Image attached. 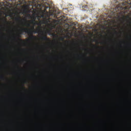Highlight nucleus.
Here are the masks:
<instances>
[{
	"label": "nucleus",
	"mask_w": 131,
	"mask_h": 131,
	"mask_svg": "<svg viewBox=\"0 0 131 131\" xmlns=\"http://www.w3.org/2000/svg\"><path fill=\"white\" fill-rule=\"evenodd\" d=\"M27 23H25V26L27 27H31V29L28 28H21L20 30V34H22L23 32L27 33L31 35L30 37V39H36V36L33 35V33H39V32L43 33V31H40V29H37L36 30L34 29V26L36 25V21L35 20H26Z\"/></svg>",
	"instance_id": "obj_1"
},
{
	"label": "nucleus",
	"mask_w": 131,
	"mask_h": 131,
	"mask_svg": "<svg viewBox=\"0 0 131 131\" xmlns=\"http://www.w3.org/2000/svg\"><path fill=\"white\" fill-rule=\"evenodd\" d=\"M44 34L45 35L41 37V39H42V40H46V41H50L51 39H50V38H48V36H47V32H45Z\"/></svg>",
	"instance_id": "obj_2"
},
{
	"label": "nucleus",
	"mask_w": 131,
	"mask_h": 131,
	"mask_svg": "<svg viewBox=\"0 0 131 131\" xmlns=\"http://www.w3.org/2000/svg\"><path fill=\"white\" fill-rule=\"evenodd\" d=\"M45 10H43V12L42 13V15L41 16V17H42V18H45V15H46V13L47 14H48L49 12H48V11H47V10H48V9H49V7L45 6Z\"/></svg>",
	"instance_id": "obj_3"
},
{
	"label": "nucleus",
	"mask_w": 131,
	"mask_h": 131,
	"mask_svg": "<svg viewBox=\"0 0 131 131\" xmlns=\"http://www.w3.org/2000/svg\"><path fill=\"white\" fill-rule=\"evenodd\" d=\"M128 4L129 5H131V2L130 0H127V1L122 3V6L124 7V6H126V4Z\"/></svg>",
	"instance_id": "obj_4"
},
{
	"label": "nucleus",
	"mask_w": 131,
	"mask_h": 131,
	"mask_svg": "<svg viewBox=\"0 0 131 131\" xmlns=\"http://www.w3.org/2000/svg\"><path fill=\"white\" fill-rule=\"evenodd\" d=\"M20 19H21L20 17H17L16 18V21H20Z\"/></svg>",
	"instance_id": "obj_5"
},
{
	"label": "nucleus",
	"mask_w": 131,
	"mask_h": 131,
	"mask_svg": "<svg viewBox=\"0 0 131 131\" xmlns=\"http://www.w3.org/2000/svg\"><path fill=\"white\" fill-rule=\"evenodd\" d=\"M18 37L19 38V37H21V36H20V35H18ZM17 38V39L18 40H22V39H20L19 38Z\"/></svg>",
	"instance_id": "obj_6"
},
{
	"label": "nucleus",
	"mask_w": 131,
	"mask_h": 131,
	"mask_svg": "<svg viewBox=\"0 0 131 131\" xmlns=\"http://www.w3.org/2000/svg\"><path fill=\"white\" fill-rule=\"evenodd\" d=\"M1 79H4L5 77H4V76H2L1 77Z\"/></svg>",
	"instance_id": "obj_7"
},
{
	"label": "nucleus",
	"mask_w": 131,
	"mask_h": 131,
	"mask_svg": "<svg viewBox=\"0 0 131 131\" xmlns=\"http://www.w3.org/2000/svg\"><path fill=\"white\" fill-rule=\"evenodd\" d=\"M120 8V9H123V8H122V7L121 6V7H117L118 10H119V8Z\"/></svg>",
	"instance_id": "obj_8"
},
{
	"label": "nucleus",
	"mask_w": 131,
	"mask_h": 131,
	"mask_svg": "<svg viewBox=\"0 0 131 131\" xmlns=\"http://www.w3.org/2000/svg\"><path fill=\"white\" fill-rule=\"evenodd\" d=\"M94 41H95V42H97V43L98 42V41H97V39H94Z\"/></svg>",
	"instance_id": "obj_9"
},
{
	"label": "nucleus",
	"mask_w": 131,
	"mask_h": 131,
	"mask_svg": "<svg viewBox=\"0 0 131 131\" xmlns=\"http://www.w3.org/2000/svg\"><path fill=\"white\" fill-rule=\"evenodd\" d=\"M115 34H118V33L117 32H116V31H115Z\"/></svg>",
	"instance_id": "obj_10"
},
{
	"label": "nucleus",
	"mask_w": 131,
	"mask_h": 131,
	"mask_svg": "<svg viewBox=\"0 0 131 131\" xmlns=\"http://www.w3.org/2000/svg\"><path fill=\"white\" fill-rule=\"evenodd\" d=\"M63 39H64L62 37L60 38V40H63Z\"/></svg>",
	"instance_id": "obj_11"
},
{
	"label": "nucleus",
	"mask_w": 131,
	"mask_h": 131,
	"mask_svg": "<svg viewBox=\"0 0 131 131\" xmlns=\"http://www.w3.org/2000/svg\"><path fill=\"white\" fill-rule=\"evenodd\" d=\"M92 46H93V47H96V46L95 45H93V44H91Z\"/></svg>",
	"instance_id": "obj_12"
},
{
	"label": "nucleus",
	"mask_w": 131,
	"mask_h": 131,
	"mask_svg": "<svg viewBox=\"0 0 131 131\" xmlns=\"http://www.w3.org/2000/svg\"><path fill=\"white\" fill-rule=\"evenodd\" d=\"M47 5H48V6H50V4H49L48 3H47Z\"/></svg>",
	"instance_id": "obj_13"
},
{
	"label": "nucleus",
	"mask_w": 131,
	"mask_h": 131,
	"mask_svg": "<svg viewBox=\"0 0 131 131\" xmlns=\"http://www.w3.org/2000/svg\"><path fill=\"white\" fill-rule=\"evenodd\" d=\"M14 39H16V37H14Z\"/></svg>",
	"instance_id": "obj_14"
},
{
	"label": "nucleus",
	"mask_w": 131,
	"mask_h": 131,
	"mask_svg": "<svg viewBox=\"0 0 131 131\" xmlns=\"http://www.w3.org/2000/svg\"><path fill=\"white\" fill-rule=\"evenodd\" d=\"M129 23H130V24H131V21L129 22Z\"/></svg>",
	"instance_id": "obj_15"
},
{
	"label": "nucleus",
	"mask_w": 131,
	"mask_h": 131,
	"mask_svg": "<svg viewBox=\"0 0 131 131\" xmlns=\"http://www.w3.org/2000/svg\"><path fill=\"white\" fill-rule=\"evenodd\" d=\"M98 48H99V47H97Z\"/></svg>",
	"instance_id": "obj_16"
},
{
	"label": "nucleus",
	"mask_w": 131,
	"mask_h": 131,
	"mask_svg": "<svg viewBox=\"0 0 131 131\" xmlns=\"http://www.w3.org/2000/svg\"><path fill=\"white\" fill-rule=\"evenodd\" d=\"M0 26H2L0 25Z\"/></svg>",
	"instance_id": "obj_17"
}]
</instances>
